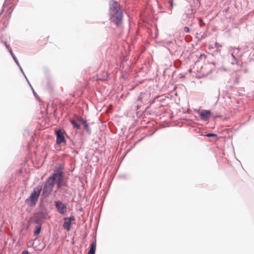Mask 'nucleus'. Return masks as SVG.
I'll return each instance as SVG.
<instances>
[{
  "instance_id": "nucleus-3",
  "label": "nucleus",
  "mask_w": 254,
  "mask_h": 254,
  "mask_svg": "<svg viewBox=\"0 0 254 254\" xmlns=\"http://www.w3.org/2000/svg\"><path fill=\"white\" fill-rule=\"evenodd\" d=\"M47 215L48 213L46 212H38L30 219L29 223L41 224V223L47 218Z\"/></svg>"
},
{
  "instance_id": "nucleus-4",
  "label": "nucleus",
  "mask_w": 254,
  "mask_h": 254,
  "mask_svg": "<svg viewBox=\"0 0 254 254\" xmlns=\"http://www.w3.org/2000/svg\"><path fill=\"white\" fill-rule=\"evenodd\" d=\"M41 190L42 187L40 186L35 188L30 197L26 199V201H30V204L31 205H35L38 201Z\"/></svg>"
},
{
  "instance_id": "nucleus-2",
  "label": "nucleus",
  "mask_w": 254,
  "mask_h": 254,
  "mask_svg": "<svg viewBox=\"0 0 254 254\" xmlns=\"http://www.w3.org/2000/svg\"><path fill=\"white\" fill-rule=\"evenodd\" d=\"M110 16L112 21L117 25L121 23L123 18V11L120 5L115 1L110 3Z\"/></svg>"
},
{
  "instance_id": "nucleus-11",
  "label": "nucleus",
  "mask_w": 254,
  "mask_h": 254,
  "mask_svg": "<svg viewBox=\"0 0 254 254\" xmlns=\"http://www.w3.org/2000/svg\"><path fill=\"white\" fill-rule=\"evenodd\" d=\"M41 229V224H38V225L36 227V229L34 232V235L35 236H37L39 234Z\"/></svg>"
},
{
  "instance_id": "nucleus-7",
  "label": "nucleus",
  "mask_w": 254,
  "mask_h": 254,
  "mask_svg": "<svg viewBox=\"0 0 254 254\" xmlns=\"http://www.w3.org/2000/svg\"><path fill=\"white\" fill-rule=\"evenodd\" d=\"M57 135V143L61 144L65 141V137L64 133L61 130H58L56 131Z\"/></svg>"
},
{
  "instance_id": "nucleus-8",
  "label": "nucleus",
  "mask_w": 254,
  "mask_h": 254,
  "mask_svg": "<svg viewBox=\"0 0 254 254\" xmlns=\"http://www.w3.org/2000/svg\"><path fill=\"white\" fill-rule=\"evenodd\" d=\"M199 117L204 121H207L210 117L211 112L208 110H203L199 113Z\"/></svg>"
},
{
  "instance_id": "nucleus-5",
  "label": "nucleus",
  "mask_w": 254,
  "mask_h": 254,
  "mask_svg": "<svg viewBox=\"0 0 254 254\" xmlns=\"http://www.w3.org/2000/svg\"><path fill=\"white\" fill-rule=\"evenodd\" d=\"M55 205L61 214H65L66 209L65 204L63 203L61 201L58 200L55 202Z\"/></svg>"
},
{
  "instance_id": "nucleus-19",
  "label": "nucleus",
  "mask_w": 254,
  "mask_h": 254,
  "mask_svg": "<svg viewBox=\"0 0 254 254\" xmlns=\"http://www.w3.org/2000/svg\"><path fill=\"white\" fill-rule=\"evenodd\" d=\"M232 57H233V58L234 59H235V56H234L233 55H232Z\"/></svg>"
},
{
  "instance_id": "nucleus-6",
  "label": "nucleus",
  "mask_w": 254,
  "mask_h": 254,
  "mask_svg": "<svg viewBox=\"0 0 254 254\" xmlns=\"http://www.w3.org/2000/svg\"><path fill=\"white\" fill-rule=\"evenodd\" d=\"M75 220L74 216H71L68 218H64V222L63 225L64 228L67 231H69L71 229V221Z\"/></svg>"
},
{
  "instance_id": "nucleus-13",
  "label": "nucleus",
  "mask_w": 254,
  "mask_h": 254,
  "mask_svg": "<svg viewBox=\"0 0 254 254\" xmlns=\"http://www.w3.org/2000/svg\"><path fill=\"white\" fill-rule=\"evenodd\" d=\"M80 122L84 125L85 128L87 130H88V124H87L86 121L84 120L83 119H81L80 120Z\"/></svg>"
},
{
  "instance_id": "nucleus-17",
  "label": "nucleus",
  "mask_w": 254,
  "mask_h": 254,
  "mask_svg": "<svg viewBox=\"0 0 254 254\" xmlns=\"http://www.w3.org/2000/svg\"><path fill=\"white\" fill-rule=\"evenodd\" d=\"M22 254H29L27 251H24L22 252Z\"/></svg>"
},
{
  "instance_id": "nucleus-9",
  "label": "nucleus",
  "mask_w": 254,
  "mask_h": 254,
  "mask_svg": "<svg viewBox=\"0 0 254 254\" xmlns=\"http://www.w3.org/2000/svg\"><path fill=\"white\" fill-rule=\"evenodd\" d=\"M108 78V74L106 72H102L98 76V79L101 80H105Z\"/></svg>"
},
{
  "instance_id": "nucleus-1",
  "label": "nucleus",
  "mask_w": 254,
  "mask_h": 254,
  "mask_svg": "<svg viewBox=\"0 0 254 254\" xmlns=\"http://www.w3.org/2000/svg\"><path fill=\"white\" fill-rule=\"evenodd\" d=\"M55 183L57 184L58 189L64 185L63 173L61 171H55L46 181L42 191V195L44 197L49 196L51 194Z\"/></svg>"
},
{
  "instance_id": "nucleus-15",
  "label": "nucleus",
  "mask_w": 254,
  "mask_h": 254,
  "mask_svg": "<svg viewBox=\"0 0 254 254\" xmlns=\"http://www.w3.org/2000/svg\"><path fill=\"white\" fill-rule=\"evenodd\" d=\"M206 56L205 55V54H201V55L200 56V57H199V59L202 60V59H206Z\"/></svg>"
},
{
  "instance_id": "nucleus-12",
  "label": "nucleus",
  "mask_w": 254,
  "mask_h": 254,
  "mask_svg": "<svg viewBox=\"0 0 254 254\" xmlns=\"http://www.w3.org/2000/svg\"><path fill=\"white\" fill-rule=\"evenodd\" d=\"M71 123H72L74 127L77 129L79 128L80 126L75 121L72 120L71 121Z\"/></svg>"
},
{
  "instance_id": "nucleus-14",
  "label": "nucleus",
  "mask_w": 254,
  "mask_h": 254,
  "mask_svg": "<svg viewBox=\"0 0 254 254\" xmlns=\"http://www.w3.org/2000/svg\"><path fill=\"white\" fill-rule=\"evenodd\" d=\"M206 136L208 137H216L217 134L215 133H209L206 134Z\"/></svg>"
},
{
  "instance_id": "nucleus-10",
  "label": "nucleus",
  "mask_w": 254,
  "mask_h": 254,
  "mask_svg": "<svg viewBox=\"0 0 254 254\" xmlns=\"http://www.w3.org/2000/svg\"><path fill=\"white\" fill-rule=\"evenodd\" d=\"M96 248V241L93 242L90 245V249L89 251L93 252L95 254Z\"/></svg>"
},
{
  "instance_id": "nucleus-18",
  "label": "nucleus",
  "mask_w": 254,
  "mask_h": 254,
  "mask_svg": "<svg viewBox=\"0 0 254 254\" xmlns=\"http://www.w3.org/2000/svg\"><path fill=\"white\" fill-rule=\"evenodd\" d=\"M88 254H95L94 253L89 251Z\"/></svg>"
},
{
  "instance_id": "nucleus-16",
  "label": "nucleus",
  "mask_w": 254,
  "mask_h": 254,
  "mask_svg": "<svg viewBox=\"0 0 254 254\" xmlns=\"http://www.w3.org/2000/svg\"><path fill=\"white\" fill-rule=\"evenodd\" d=\"M184 31L186 33L189 32V31H190L189 28L188 27H185Z\"/></svg>"
}]
</instances>
